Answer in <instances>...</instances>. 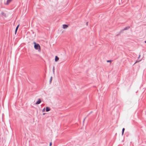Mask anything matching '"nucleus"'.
I'll use <instances>...</instances> for the list:
<instances>
[{
  "mask_svg": "<svg viewBox=\"0 0 146 146\" xmlns=\"http://www.w3.org/2000/svg\"><path fill=\"white\" fill-rule=\"evenodd\" d=\"M140 55L139 56V57H138V58H140Z\"/></svg>",
  "mask_w": 146,
  "mask_h": 146,
  "instance_id": "18",
  "label": "nucleus"
},
{
  "mask_svg": "<svg viewBox=\"0 0 146 146\" xmlns=\"http://www.w3.org/2000/svg\"><path fill=\"white\" fill-rule=\"evenodd\" d=\"M86 117L84 119V120H83V122H84V121L85 120V119H86Z\"/></svg>",
  "mask_w": 146,
  "mask_h": 146,
  "instance_id": "16",
  "label": "nucleus"
},
{
  "mask_svg": "<svg viewBox=\"0 0 146 146\" xmlns=\"http://www.w3.org/2000/svg\"><path fill=\"white\" fill-rule=\"evenodd\" d=\"M88 22H87L86 23V25H87L88 24Z\"/></svg>",
  "mask_w": 146,
  "mask_h": 146,
  "instance_id": "19",
  "label": "nucleus"
},
{
  "mask_svg": "<svg viewBox=\"0 0 146 146\" xmlns=\"http://www.w3.org/2000/svg\"><path fill=\"white\" fill-rule=\"evenodd\" d=\"M52 76L50 78V81H49V83L50 84H51V81H52Z\"/></svg>",
  "mask_w": 146,
  "mask_h": 146,
  "instance_id": "10",
  "label": "nucleus"
},
{
  "mask_svg": "<svg viewBox=\"0 0 146 146\" xmlns=\"http://www.w3.org/2000/svg\"><path fill=\"white\" fill-rule=\"evenodd\" d=\"M145 43H146V41H145Z\"/></svg>",
  "mask_w": 146,
  "mask_h": 146,
  "instance_id": "22",
  "label": "nucleus"
},
{
  "mask_svg": "<svg viewBox=\"0 0 146 146\" xmlns=\"http://www.w3.org/2000/svg\"><path fill=\"white\" fill-rule=\"evenodd\" d=\"M59 58L58 57V56H55V61H56V62L57 61L59 60Z\"/></svg>",
  "mask_w": 146,
  "mask_h": 146,
  "instance_id": "8",
  "label": "nucleus"
},
{
  "mask_svg": "<svg viewBox=\"0 0 146 146\" xmlns=\"http://www.w3.org/2000/svg\"><path fill=\"white\" fill-rule=\"evenodd\" d=\"M137 62V61H136L135 63V64Z\"/></svg>",
  "mask_w": 146,
  "mask_h": 146,
  "instance_id": "21",
  "label": "nucleus"
},
{
  "mask_svg": "<svg viewBox=\"0 0 146 146\" xmlns=\"http://www.w3.org/2000/svg\"><path fill=\"white\" fill-rule=\"evenodd\" d=\"M19 24L18 25H17V27H16V28L15 30V34H16L17 31V30L18 29V28L19 27Z\"/></svg>",
  "mask_w": 146,
  "mask_h": 146,
  "instance_id": "6",
  "label": "nucleus"
},
{
  "mask_svg": "<svg viewBox=\"0 0 146 146\" xmlns=\"http://www.w3.org/2000/svg\"><path fill=\"white\" fill-rule=\"evenodd\" d=\"M124 132H122V135H123V134H124Z\"/></svg>",
  "mask_w": 146,
  "mask_h": 146,
  "instance_id": "17",
  "label": "nucleus"
},
{
  "mask_svg": "<svg viewBox=\"0 0 146 146\" xmlns=\"http://www.w3.org/2000/svg\"><path fill=\"white\" fill-rule=\"evenodd\" d=\"M41 102V100L39 98L37 101V104H40Z\"/></svg>",
  "mask_w": 146,
  "mask_h": 146,
  "instance_id": "7",
  "label": "nucleus"
},
{
  "mask_svg": "<svg viewBox=\"0 0 146 146\" xmlns=\"http://www.w3.org/2000/svg\"><path fill=\"white\" fill-rule=\"evenodd\" d=\"M125 130V128H123L122 129V132H124Z\"/></svg>",
  "mask_w": 146,
  "mask_h": 146,
  "instance_id": "13",
  "label": "nucleus"
},
{
  "mask_svg": "<svg viewBox=\"0 0 146 146\" xmlns=\"http://www.w3.org/2000/svg\"><path fill=\"white\" fill-rule=\"evenodd\" d=\"M45 113H43V115H44Z\"/></svg>",
  "mask_w": 146,
  "mask_h": 146,
  "instance_id": "20",
  "label": "nucleus"
},
{
  "mask_svg": "<svg viewBox=\"0 0 146 146\" xmlns=\"http://www.w3.org/2000/svg\"><path fill=\"white\" fill-rule=\"evenodd\" d=\"M45 108H44L42 110V112H43L45 111Z\"/></svg>",
  "mask_w": 146,
  "mask_h": 146,
  "instance_id": "14",
  "label": "nucleus"
},
{
  "mask_svg": "<svg viewBox=\"0 0 146 146\" xmlns=\"http://www.w3.org/2000/svg\"><path fill=\"white\" fill-rule=\"evenodd\" d=\"M50 110V109L48 107H46V112H48Z\"/></svg>",
  "mask_w": 146,
  "mask_h": 146,
  "instance_id": "4",
  "label": "nucleus"
},
{
  "mask_svg": "<svg viewBox=\"0 0 146 146\" xmlns=\"http://www.w3.org/2000/svg\"><path fill=\"white\" fill-rule=\"evenodd\" d=\"M12 0H7L6 2L5 3L6 5H8Z\"/></svg>",
  "mask_w": 146,
  "mask_h": 146,
  "instance_id": "3",
  "label": "nucleus"
},
{
  "mask_svg": "<svg viewBox=\"0 0 146 146\" xmlns=\"http://www.w3.org/2000/svg\"><path fill=\"white\" fill-rule=\"evenodd\" d=\"M37 50H38V52H40L41 51L40 46L38 44H37Z\"/></svg>",
  "mask_w": 146,
  "mask_h": 146,
  "instance_id": "2",
  "label": "nucleus"
},
{
  "mask_svg": "<svg viewBox=\"0 0 146 146\" xmlns=\"http://www.w3.org/2000/svg\"><path fill=\"white\" fill-rule=\"evenodd\" d=\"M111 60H107V62H111Z\"/></svg>",
  "mask_w": 146,
  "mask_h": 146,
  "instance_id": "12",
  "label": "nucleus"
},
{
  "mask_svg": "<svg viewBox=\"0 0 146 146\" xmlns=\"http://www.w3.org/2000/svg\"><path fill=\"white\" fill-rule=\"evenodd\" d=\"M54 70H55L54 67H54H53V68H52V72H53V74H54Z\"/></svg>",
  "mask_w": 146,
  "mask_h": 146,
  "instance_id": "11",
  "label": "nucleus"
},
{
  "mask_svg": "<svg viewBox=\"0 0 146 146\" xmlns=\"http://www.w3.org/2000/svg\"><path fill=\"white\" fill-rule=\"evenodd\" d=\"M34 44H35V45H34V47H35V49H36V42H34Z\"/></svg>",
  "mask_w": 146,
  "mask_h": 146,
  "instance_id": "9",
  "label": "nucleus"
},
{
  "mask_svg": "<svg viewBox=\"0 0 146 146\" xmlns=\"http://www.w3.org/2000/svg\"><path fill=\"white\" fill-rule=\"evenodd\" d=\"M68 27V25H67L64 24L63 25V28L64 29L67 28Z\"/></svg>",
  "mask_w": 146,
  "mask_h": 146,
  "instance_id": "5",
  "label": "nucleus"
},
{
  "mask_svg": "<svg viewBox=\"0 0 146 146\" xmlns=\"http://www.w3.org/2000/svg\"><path fill=\"white\" fill-rule=\"evenodd\" d=\"M130 28V27L129 26L127 27H125L124 29H122L120 32V33H121V32H123L124 31L128 30Z\"/></svg>",
  "mask_w": 146,
  "mask_h": 146,
  "instance_id": "1",
  "label": "nucleus"
},
{
  "mask_svg": "<svg viewBox=\"0 0 146 146\" xmlns=\"http://www.w3.org/2000/svg\"><path fill=\"white\" fill-rule=\"evenodd\" d=\"M52 145V142H50L49 144V146H51Z\"/></svg>",
  "mask_w": 146,
  "mask_h": 146,
  "instance_id": "15",
  "label": "nucleus"
}]
</instances>
